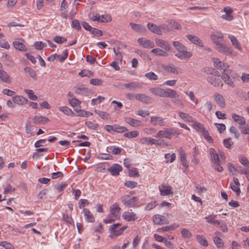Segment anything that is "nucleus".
I'll list each match as a JSON object with an SVG mask.
<instances>
[{
	"label": "nucleus",
	"mask_w": 249,
	"mask_h": 249,
	"mask_svg": "<svg viewBox=\"0 0 249 249\" xmlns=\"http://www.w3.org/2000/svg\"><path fill=\"white\" fill-rule=\"evenodd\" d=\"M213 240L214 244L216 246L217 248H218L219 249L223 248V246H224V243L222 241V240L220 238H219L217 236H215V237H213Z\"/></svg>",
	"instance_id": "79ce46f5"
},
{
	"label": "nucleus",
	"mask_w": 249,
	"mask_h": 249,
	"mask_svg": "<svg viewBox=\"0 0 249 249\" xmlns=\"http://www.w3.org/2000/svg\"><path fill=\"white\" fill-rule=\"evenodd\" d=\"M179 157L180 160L183 166L187 168L189 166V164L187 162L186 159V155L185 152L183 149H180L179 151Z\"/></svg>",
	"instance_id": "c756f323"
},
{
	"label": "nucleus",
	"mask_w": 249,
	"mask_h": 249,
	"mask_svg": "<svg viewBox=\"0 0 249 249\" xmlns=\"http://www.w3.org/2000/svg\"><path fill=\"white\" fill-rule=\"evenodd\" d=\"M208 81L212 85L215 87H222L223 85L222 80L219 78H216L214 76H211L208 78Z\"/></svg>",
	"instance_id": "aec40b11"
},
{
	"label": "nucleus",
	"mask_w": 249,
	"mask_h": 249,
	"mask_svg": "<svg viewBox=\"0 0 249 249\" xmlns=\"http://www.w3.org/2000/svg\"><path fill=\"white\" fill-rule=\"evenodd\" d=\"M179 116L185 121L193 122V118L188 114L179 111L178 112Z\"/></svg>",
	"instance_id": "ea45409f"
},
{
	"label": "nucleus",
	"mask_w": 249,
	"mask_h": 249,
	"mask_svg": "<svg viewBox=\"0 0 249 249\" xmlns=\"http://www.w3.org/2000/svg\"><path fill=\"white\" fill-rule=\"evenodd\" d=\"M209 153L212 161L216 165H219L221 162L224 161V154L222 152H217L214 148H210Z\"/></svg>",
	"instance_id": "423d86ee"
},
{
	"label": "nucleus",
	"mask_w": 249,
	"mask_h": 249,
	"mask_svg": "<svg viewBox=\"0 0 249 249\" xmlns=\"http://www.w3.org/2000/svg\"><path fill=\"white\" fill-rule=\"evenodd\" d=\"M13 101L15 103L23 105L27 102V100L22 96L17 95L13 97Z\"/></svg>",
	"instance_id": "f704fd0d"
},
{
	"label": "nucleus",
	"mask_w": 249,
	"mask_h": 249,
	"mask_svg": "<svg viewBox=\"0 0 249 249\" xmlns=\"http://www.w3.org/2000/svg\"><path fill=\"white\" fill-rule=\"evenodd\" d=\"M160 30L161 32V35L162 33H167L170 32L171 30V25L167 24H161L159 26Z\"/></svg>",
	"instance_id": "37998d69"
},
{
	"label": "nucleus",
	"mask_w": 249,
	"mask_h": 249,
	"mask_svg": "<svg viewBox=\"0 0 249 249\" xmlns=\"http://www.w3.org/2000/svg\"><path fill=\"white\" fill-rule=\"evenodd\" d=\"M137 41L138 43L143 48L150 49L153 48L155 47V44L153 41L147 39L145 38H139Z\"/></svg>",
	"instance_id": "1a4fd4ad"
},
{
	"label": "nucleus",
	"mask_w": 249,
	"mask_h": 249,
	"mask_svg": "<svg viewBox=\"0 0 249 249\" xmlns=\"http://www.w3.org/2000/svg\"><path fill=\"white\" fill-rule=\"evenodd\" d=\"M89 83L93 85L100 86L103 84V81L100 79H91L89 81Z\"/></svg>",
	"instance_id": "052dcab7"
},
{
	"label": "nucleus",
	"mask_w": 249,
	"mask_h": 249,
	"mask_svg": "<svg viewBox=\"0 0 249 249\" xmlns=\"http://www.w3.org/2000/svg\"><path fill=\"white\" fill-rule=\"evenodd\" d=\"M13 44L16 49L20 51H26L27 50L26 47L22 42L15 41L13 42Z\"/></svg>",
	"instance_id": "2f4dec72"
},
{
	"label": "nucleus",
	"mask_w": 249,
	"mask_h": 249,
	"mask_svg": "<svg viewBox=\"0 0 249 249\" xmlns=\"http://www.w3.org/2000/svg\"><path fill=\"white\" fill-rule=\"evenodd\" d=\"M89 202L86 199H81L78 202L79 208L81 209L85 207L86 205H89Z\"/></svg>",
	"instance_id": "bf43d9fd"
},
{
	"label": "nucleus",
	"mask_w": 249,
	"mask_h": 249,
	"mask_svg": "<svg viewBox=\"0 0 249 249\" xmlns=\"http://www.w3.org/2000/svg\"><path fill=\"white\" fill-rule=\"evenodd\" d=\"M124 185L128 188L133 189L137 186L138 183L137 182L133 181H127L124 183Z\"/></svg>",
	"instance_id": "13d9d810"
},
{
	"label": "nucleus",
	"mask_w": 249,
	"mask_h": 249,
	"mask_svg": "<svg viewBox=\"0 0 249 249\" xmlns=\"http://www.w3.org/2000/svg\"><path fill=\"white\" fill-rule=\"evenodd\" d=\"M24 71L25 73L28 74L31 77L33 78L34 80H36L37 76L36 71L30 67H25L24 69Z\"/></svg>",
	"instance_id": "7c9ffc66"
},
{
	"label": "nucleus",
	"mask_w": 249,
	"mask_h": 249,
	"mask_svg": "<svg viewBox=\"0 0 249 249\" xmlns=\"http://www.w3.org/2000/svg\"><path fill=\"white\" fill-rule=\"evenodd\" d=\"M33 120L34 124H40L47 122L48 121V119L47 118L41 116H36L34 117Z\"/></svg>",
	"instance_id": "473e14b6"
},
{
	"label": "nucleus",
	"mask_w": 249,
	"mask_h": 249,
	"mask_svg": "<svg viewBox=\"0 0 249 249\" xmlns=\"http://www.w3.org/2000/svg\"><path fill=\"white\" fill-rule=\"evenodd\" d=\"M129 175L131 177H139V174L137 169L135 167L130 169L129 171Z\"/></svg>",
	"instance_id": "338daca9"
},
{
	"label": "nucleus",
	"mask_w": 249,
	"mask_h": 249,
	"mask_svg": "<svg viewBox=\"0 0 249 249\" xmlns=\"http://www.w3.org/2000/svg\"><path fill=\"white\" fill-rule=\"evenodd\" d=\"M211 38L213 42L216 45H218L222 43L223 41V36L222 33H217L216 34L212 35Z\"/></svg>",
	"instance_id": "5701e85b"
},
{
	"label": "nucleus",
	"mask_w": 249,
	"mask_h": 249,
	"mask_svg": "<svg viewBox=\"0 0 249 249\" xmlns=\"http://www.w3.org/2000/svg\"><path fill=\"white\" fill-rule=\"evenodd\" d=\"M59 110L63 112L65 114L68 116H72L73 113L71 109L69 107L64 106L59 107Z\"/></svg>",
	"instance_id": "a19ab883"
},
{
	"label": "nucleus",
	"mask_w": 249,
	"mask_h": 249,
	"mask_svg": "<svg viewBox=\"0 0 249 249\" xmlns=\"http://www.w3.org/2000/svg\"><path fill=\"white\" fill-rule=\"evenodd\" d=\"M179 225L176 223H174L171 225L163 226L160 228L158 229V231L163 232L165 231H173L176 228L178 227Z\"/></svg>",
	"instance_id": "393cba45"
},
{
	"label": "nucleus",
	"mask_w": 249,
	"mask_h": 249,
	"mask_svg": "<svg viewBox=\"0 0 249 249\" xmlns=\"http://www.w3.org/2000/svg\"><path fill=\"white\" fill-rule=\"evenodd\" d=\"M69 101L72 107L77 106L80 103V101L75 98H69Z\"/></svg>",
	"instance_id": "0e129e2a"
},
{
	"label": "nucleus",
	"mask_w": 249,
	"mask_h": 249,
	"mask_svg": "<svg viewBox=\"0 0 249 249\" xmlns=\"http://www.w3.org/2000/svg\"><path fill=\"white\" fill-rule=\"evenodd\" d=\"M123 218L126 221H134L138 218L137 214L131 212H124L122 213Z\"/></svg>",
	"instance_id": "9d476101"
},
{
	"label": "nucleus",
	"mask_w": 249,
	"mask_h": 249,
	"mask_svg": "<svg viewBox=\"0 0 249 249\" xmlns=\"http://www.w3.org/2000/svg\"><path fill=\"white\" fill-rule=\"evenodd\" d=\"M83 213L85 219L87 222L91 223L94 222L95 218L89 209L84 208Z\"/></svg>",
	"instance_id": "412c9836"
},
{
	"label": "nucleus",
	"mask_w": 249,
	"mask_h": 249,
	"mask_svg": "<svg viewBox=\"0 0 249 249\" xmlns=\"http://www.w3.org/2000/svg\"><path fill=\"white\" fill-rule=\"evenodd\" d=\"M122 170V166L118 164H113L110 168H108V171L112 176H118Z\"/></svg>",
	"instance_id": "6ab92c4d"
},
{
	"label": "nucleus",
	"mask_w": 249,
	"mask_h": 249,
	"mask_svg": "<svg viewBox=\"0 0 249 249\" xmlns=\"http://www.w3.org/2000/svg\"><path fill=\"white\" fill-rule=\"evenodd\" d=\"M164 157L167 160V162L172 163L175 160L176 156L174 153L172 154H166Z\"/></svg>",
	"instance_id": "864d4df0"
},
{
	"label": "nucleus",
	"mask_w": 249,
	"mask_h": 249,
	"mask_svg": "<svg viewBox=\"0 0 249 249\" xmlns=\"http://www.w3.org/2000/svg\"><path fill=\"white\" fill-rule=\"evenodd\" d=\"M216 217V215L212 214L208 216L205 217L204 218L208 223L216 224L218 220L215 219Z\"/></svg>",
	"instance_id": "4c0bfd02"
},
{
	"label": "nucleus",
	"mask_w": 249,
	"mask_h": 249,
	"mask_svg": "<svg viewBox=\"0 0 249 249\" xmlns=\"http://www.w3.org/2000/svg\"><path fill=\"white\" fill-rule=\"evenodd\" d=\"M186 94L190 97V100L194 102L196 105L197 104V100L193 91L186 92Z\"/></svg>",
	"instance_id": "680f3d73"
},
{
	"label": "nucleus",
	"mask_w": 249,
	"mask_h": 249,
	"mask_svg": "<svg viewBox=\"0 0 249 249\" xmlns=\"http://www.w3.org/2000/svg\"><path fill=\"white\" fill-rule=\"evenodd\" d=\"M67 38L60 36H56L53 38V41L57 43L61 44L63 43L64 42H65L67 41Z\"/></svg>",
	"instance_id": "774afa93"
},
{
	"label": "nucleus",
	"mask_w": 249,
	"mask_h": 249,
	"mask_svg": "<svg viewBox=\"0 0 249 249\" xmlns=\"http://www.w3.org/2000/svg\"><path fill=\"white\" fill-rule=\"evenodd\" d=\"M163 69L171 73L174 74H178L179 73L178 68L175 67L173 64L170 65H162L161 66Z\"/></svg>",
	"instance_id": "a211bd4d"
},
{
	"label": "nucleus",
	"mask_w": 249,
	"mask_h": 249,
	"mask_svg": "<svg viewBox=\"0 0 249 249\" xmlns=\"http://www.w3.org/2000/svg\"><path fill=\"white\" fill-rule=\"evenodd\" d=\"M216 224L220 226V229L223 232L228 231V228L224 221H218Z\"/></svg>",
	"instance_id": "603ef678"
},
{
	"label": "nucleus",
	"mask_w": 249,
	"mask_h": 249,
	"mask_svg": "<svg viewBox=\"0 0 249 249\" xmlns=\"http://www.w3.org/2000/svg\"><path fill=\"white\" fill-rule=\"evenodd\" d=\"M104 100V97L98 96L96 98L92 99L91 100V104L93 106H94L102 102Z\"/></svg>",
	"instance_id": "de8ad7c7"
},
{
	"label": "nucleus",
	"mask_w": 249,
	"mask_h": 249,
	"mask_svg": "<svg viewBox=\"0 0 249 249\" xmlns=\"http://www.w3.org/2000/svg\"><path fill=\"white\" fill-rule=\"evenodd\" d=\"M213 99L219 107L221 108H224L225 107V100L221 94L217 93H215L213 95Z\"/></svg>",
	"instance_id": "ddd939ff"
},
{
	"label": "nucleus",
	"mask_w": 249,
	"mask_h": 249,
	"mask_svg": "<svg viewBox=\"0 0 249 249\" xmlns=\"http://www.w3.org/2000/svg\"><path fill=\"white\" fill-rule=\"evenodd\" d=\"M171 186H166L163 184L160 185L159 187L160 192L162 196H168L170 194H173V192L171 190Z\"/></svg>",
	"instance_id": "dca6fc26"
},
{
	"label": "nucleus",
	"mask_w": 249,
	"mask_h": 249,
	"mask_svg": "<svg viewBox=\"0 0 249 249\" xmlns=\"http://www.w3.org/2000/svg\"><path fill=\"white\" fill-rule=\"evenodd\" d=\"M130 26L132 30L138 32H141L142 30H145V28L140 24L131 22Z\"/></svg>",
	"instance_id": "58836bf2"
},
{
	"label": "nucleus",
	"mask_w": 249,
	"mask_h": 249,
	"mask_svg": "<svg viewBox=\"0 0 249 249\" xmlns=\"http://www.w3.org/2000/svg\"><path fill=\"white\" fill-rule=\"evenodd\" d=\"M181 235L183 238H189L192 236L191 232L186 229H182L181 231Z\"/></svg>",
	"instance_id": "3c124183"
},
{
	"label": "nucleus",
	"mask_w": 249,
	"mask_h": 249,
	"mask_svg": "<svg viewBox=\"0 0 249 249\" xmlns=\"http://www.w3.org/2000/svg\"><path fill=\"white\" fill-rule=\"evenodd\" d=\"M0 79L4 83L10 84L12 79L7 72L3 70H0Z\"/></svg>",
	"instance_id": "4be33fe9"
},
{
	"label": "nucleus",
	"mask_w": 249,
	"mask_h": 249,
	"mask_svg": "<svg viewBox=\"0 0 249 249\" xmlns=\"http://www.w3.org/2000/svg\"><path fill=\"white\" fill-rule=\"evenodd\" d=\"M232 118L234 120V121L238 123L240 125H245L246 122L244 117L238 115L236 114L233 113L232 114Z\"/></svg>",
	"instance_id": "bb28decb"
},
{
	"label": "nucleus",
	"mask_w": 249,
	"mask_h": 249,
	"mask_svg": "<svg viewBox=\"0 0 249 249\" xmlns=\"http://www.w3.org/2000/svg\"><path fill=\"white\" fill-rule=\"evenodd\" d=\"M124 87L129 90H133L141 88L142 84L138 82H134L125 84Z\"/></svg>",
	"instance_id": "c85d7f7f"
},
{
	"label": "nucleus",
	"mask_w": 249,
	"mask_h": 249,
	"mask_svg": "<svg viewBox=\"0 0 249 249\" xmlns=\"http://www.w3.org/2000/svg\"><path fill=\"white\" fill-rule=\"evenodd\" d=\"M187 38L193 43L199 46L203 47L202 41L196 36L188 35L186 36Z\"/></svg>",
	"instance_id": "b1692460"
},
{
	"label": "nucleus",
	"mask_w": 249,
	"mask_h": 249,
	"mask_svg": "<svg viewBox=\"0 0 249 249\" xmlns=\"http://www.w3.org/2000/svg\"><path fill=\"white\" fill-rule=\"evenodd\" d=\"M137 197L134 196L130 198L128 195H124L121 197V200L124 205L128 208H134L138 201Z\"/></svg>",
	"instance_id": "0eeeda50"
},
{
	"label": "nucleus",
	"mask_w": 249,
	"mask_h": 249,
	"mask_svg": "<svg viewBox=\"0 0 249 249\" xmlns=\"http://www.w3.org/2000/svg\"><path fill=\"white\" fill-rule=\"evenodd\" d=\"M90 32L93 36H101L103 35L102 31L95 28H92Z\"/></svg>",
	"instance_id": "4d7b16f0"
},
{
	"label": "nucleus",
	"mask_w": 249,
	"mask_h": 249,
	"mask_svg": "<svg viewBox=\"0 0 249 249\" xmlns=\"http://www.w3.org/2000/svg\"><path fill=\"white\" fill-rule=\"evenodd\" d=\"M216 50L220 53L226 55L231 54L233 52V50L231 48L229 47L222 43L216 46Z\"/></svg>",
	"instance_id": "f8f14e48"
},
{
	"label": "nucleus",
	"mask_w": 249,
	"mask_h": 249,
	"mask_svg": "<svg viewBox=\"0 0 249 249\" xmlns=\"http://www.w3.org/2000/svg\"><path fill=\"white\" fill-rule=\"evenodd\" d=\"M212 60L213 62V65L215 68L222 71L223 72H226L227 69L229 67L227 63L220 61L218 58L213 57Z\"/></svg>",
	"instance_id": "6e6552de"
},
{
	"label": "nucleus",
	"mask_w": 249,
	"mask_h": 249,
	"mask_svg": "<svg viewBox=\"0 0 249 249\" xmlns=\"http://www.w3.org/2000/svg\"><path fill=\"white\" fill-rule=\"evenodd\" d=\"M179 134V133L174 129L164 128L163 130L159 131L155 135V137L171 139L172 135H178Z\"/></svg>",
	"instance_id": "20e7f679"
},
{
	"label": "nucleus",
	"mask_w": 249,
	"mask_h": 249,
	"mask_svg": "<svg viewBox=\"0 0 249 249\" xmlns=\"http://www.w3.org/2000/svg\"><path fill=\"white\" fill-rule=\"evenodd\" d=\"M173 45L177 51L175 56L181 60H188L192 56V53L187 51L184 45L179 41H174Z\"/></svg>",
	"instance_id": "f03ea898"
},
{
	"label": "nucleus",
	"mask_w": 249,
	"mask_h": 249,
	"mask_svg": "<svg viewBox=\"0 0 249 249\" xmlns=\"http://www.w3.org/2000/svg\"><path fill=\"white\" fill-rule=\"evenodd\" d=\"M0 245L3 247L5 249H14V246L11 244L6 241L1 242Z\"/></svg>",
	"instance_id": "e2e57ef3"
},
{
	"label": "nucleus",
	"mask_w": 249,
	"mask_h": 249,
	"mask_svg": "<svg viewBox=\"0 0 249 249\" xmlns=\"http://www.w3.org/2000/svg\"><path fill=\"white\" fill-rule=\"evenodd\" d=\"M147 28L149 30L153 33L159 35H161V32L160 30L159 26H157L156 24L149 22L147 24Z\"/></svg>",
	"instance_id": "a878e982"
},
{
	"label": "nucleus",
	"mask_w": 249,
	"mask_h": 249,
	"mask_svg": "<svg viewBox=\"0 0 249 249\" xmlns=\"http://www.w3.org/2000/svg\"><path fill=\"white\" fill-rule=\"evenodd\" d=\"M24 91L28 94L29 98L32 100H36L37 97L35 95L32 90L26 89Z\"/></svg>",
	"instance_id": "8fccbe9b"
},
{
	"label": "nucleus",
	"mask_w": 249,
	"mask_h": 249,
	"mask_svg": "<svg viewBox=\"0 0 249 249\" xmlns=\"http://www.w3.org/2000/svg\"><path fill=\"white\" fill-rule=\"evenodd\" d=\"M112 19L111 16L109 15H104L100 16V21L101 22L110 21Z\"/></svg>",
	"instance_id": "5fc2aeb1"
},
{
	"label": "nucleus",
	"mask_w": 249,
	"mask_h": 249,
	"mask_svg": "<svg viewBox=\"0 0 249 249\" xmlns=\"http://www.w3.org/2000/svg\"><path fill=\"white\" fill-rule=\"evenodd\" d=\"M75 88V92L78 94H83L88 91V89L83 86H77Z\"/></svg>",
	"instance_id": "a18cd8bd"
},
{
	"label": "nucleus",
	"mask_w": 249,
	"mask_h": 249,
	"mask_svg": "<svg viewBox=\"0 0 249 249\" xmlns=\"http://www.w3.org/2000/svg\"><path fill=\"white\" fill-rule=\"evenodd\" d=\"M121 208L118 203H115L111 205L109 208V213L107 218L104 219L103 222L106 224L111 223L120 217Z\"/></svg>",
	"instance_id": "7ed1b4c3"
},
{
	"label": "nucleus",
	"mask_w": 249,
	"mask_h": 249,
	"mask_svg": "<svg viewBox=\"0 0 249 249\" xmlns=\"http://www.w3.org/2000/svg\"><path fill=\"white\" fill-rule=\"evenodd\" d=\"M127 130V129L124 126H122L119 125L115 124V132L118 133H123Z\"/></svg>",
	"instance_id": "6e6d98bb"
},
{
	"label": "nucleus",
	"mask_w": 249,
	"mask_h": 249,
	"mask_svg": "<svg viewBox=\"0 0 249 249\" xmlns=\"http://www.w3.org/2000/svg\"><path fill=\"white\" fill-rule=\"evenodd\" d=\"M155 41L156 45L159 47L164 49L165 51L170 50L171 46L167 41L159 38H156Z\"/></svg>",
	"instance_id": "2eb2a0df"
},
{
	"label": "nucleus",
	"mask_w": 249,
	"mask_h": 249,
	"mask_svg": "<svg viewBox=\"0 0 249 249\" xmlns=\"http://www.w3.org/2000/svg\"><path fill=\"white\" fill-rule=\"evenodd\" d=\"M152 220L153 223L156 225H162L168 223V221L166 217L158 214L154 215Z\"/></svg>",
	"instance_id": "9b49d317"
},
{
	"label": "nucleus",
	"mask_w": 249,
	"mask_h": 249,
	"mask_svg": "<svg viewBox=\"0 0 249 249\" xmlns=\"http://www.w3.org/2000/svg\"><path fill=\"white\" fill-rule=\"evenodd\" d=\"M149 91L153 95L160 97L176 98L179 96L176 91L171 89H165L159 87L151 88L149 89Z\"/></svg>",
	"instance_id": "f257e3e1"
},
{
	"label": "nucleus",
	"mask_w": 249,
	"mask_h": 249,
	"mask_svg": "<svg viewBox=\"0 0 249 249\" xmlns=\"http://www.w3.org/2000/svg\"><path fill=\"white\" fill-rule=\"evenodd\" d=\"M151 52L157 56H166L168 55L166 51L160 48L153 49Z\"/></svg>",
	"instance_id": "c9c22d12"
},
{
	"label": "nucleus",
	"mask_w": 249,
	"mask_h": 249,
	"mask_svg": "<svg viewBox=\"0 0 249 249\" xmlns=\"http://www.w3.org/2000/svg\"><path fill=\"white\" fill-rule=\"evenodd\" d=\"M139 134L138 131L134 130L125 133L124 134V136L128 138H133L137 137L139 135Z\"/></svg>",
	"instance_id": "c03bdc74"
},
{
	"label": "nucleus",
	"mask_w": 249,
	"mask_h": 249,
	"mask_svg": "<svg viewBox=\"0 0 249 249\" xmlns=\"http://www.w3.org/2000/svg\"><path fill=\"white\" fill-rule=\"evenodd\" d=\"M164 119L160 117L152 116L150 118V123L154 126L158 125L160 126H164Z\"/></svg>",
	"instance_id": "f3484780"
},
{
	"label": "nucleus",
	"mask_w": 249,
	"mask_h": 249,
	"mask_svg": "<svg viewBox=\"0 0 249 249\" xmlns=\"http://www.w3.org/2000/svg\"><path fill=\"white\" fill-rule=\"evenodd\" d=\"M122 224L120 223H115L111 225L109 228V231L110 232L109 237L111 238H113L121 235L127 228V226H124L117 230L118 228Z\"/></svg>",
	"instance_id": "39448f33"
},
{
	"label": "nucleus",
	"mask_w": 249,
	"mask_h": 249,
	"mask_svg": "<svg viewBox=\"0 0 249 249\" xmlns=\"http://www.w3.org/2000/svg\"><path fill=\"white\" fill-rule=\"evenodd\" d=\"M125 122L133 127H138L141 125V122L131 117H127L125 119Z\"/></svg>",
	"instance_id": "cd10ccee"
},
{
	"label": "nucleus",
	"mask_w": 249,
	"mask_h": 249,
	"mask_svg": "<svg viewBox=\"0 0 249 249\" xmlns=\"http://www.w3.org/2000/svg\"><path fill=\"white\" fill-rule=\"evenodd\" d=\"M196 239L197 241L202 246L204 247H207L208 246V243L206 238L201 235H197L196 236Z\"/></svg>",
	"instance_id": "e433bc0d"
},
{
	"label": "nucleus",
	"mask_w": 249,
	"mask_h": 249,
	"mask_svg": "<svg viewBox=\"0 0 249 249\" xmlns=\"http://www.w3.org/2000/svg\"><path fill=\"white\" fill-rule=\"evenodd\" d=\"M135 98L138 101L145 104H148L152 102L151 98L145 94H137L135 95Z\"/></svg>",
	"instance_id": "4468645a"
},
{
	"label": "nucleus",
	"mask_w": 249,
	"mask_h": 249,
	"mask_svg": "<svg viewBox=\"0 0 249 249\" xmlns=\"http://www.w3.org/2000/svg\"><path fill=\"white\" fill-rule=\"evenodd\" d=\"M94 112L98 114L100 117H101L103 119H106L108 118L109 114L103 111H100L97 109H95L94 110Z\"/></svg>",
	"instance_id": "09e8293b"
},
{
	"label": "nucleus",
	"mask_w": 249,
	"mask_h": 249,
	"mask_svg": "<svg viewBox=\"0 0 249 249\" xmlns=\"http://www.w3.org/2000/svg\"><path fill=\"white\" fill-rule=\"evenodd\" d=\"M145 76L150 80H157L158 78V75L152 71L146 73Z\"/></svg>",
	"instance_id": "49530a36"
},
{
	"label": "nucleus",
	"mask_w": 249,
	"mask_h": 249,
	"mask_svg": "<svg viewBox=\"0 0 249 249\" xmlns=\"http://www.w3.org/2000/svg\"><path fill=\"white\" fill-rule=\"evenodd\" d=\"M229 38L230 39L232 43V44L238 50H241V45L240 43L237 40L235 37H234L233 35H229L228 36Z\"/></svg>",
	"instance_id": "72a5a7b5"
},
{
	"label": "nucleus",
	"mask_w": 249,
	"mask_h": 249,
	"mask_svg": "<svg viewBox=\"0 0 249 249\" xmlns=\"http://www.w3.org/2000/svg\"><path fill=\"white\" fill-rule=\"evenodd\" d=\"M230 188L235 192L237 195H239L241 192L240 189L238 185H234L232 183H230Z\"/></svg>",
	"instance_id": "69168bd1"
}]
</instances>
